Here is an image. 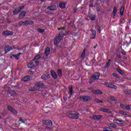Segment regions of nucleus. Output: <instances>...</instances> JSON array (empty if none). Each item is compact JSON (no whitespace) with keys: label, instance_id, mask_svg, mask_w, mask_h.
Wrapping results in <instances>:
<instances>
[{"label":"nucleus","instance_id":"nucleus-1","mask_svg":"<svg viewBox=\"0 0 131 131\" xmlns=\"http://www.w3.org/2000/svg\"><path fill=\"white\" fill-rule=\"evenodd\" d=\"M69 116H72L73 119H78L79 114L75 112H69Z\"/></svg>","mask_w":131,"mask_h":131},{"label":"nucleus","instance_id":"nucleus-2","mask_svg":"<svg viewBox=\"0 0 131 131\" xmlns=\"http://www.w3.org/2000/svg\"><path fill=\"white\" fill-rule=\"evenodd\" d=\"M33 62H30L28 64V68H35L37 66H38L39 61L38 60H33Z\"/></svg>","mask_w":131,"mask_h":131},{"label":"nucleus","instance_id":"nucleus-3","mask_svg":"<svg viewBox=\"0 0 131 131\" xmlns=\"http://www.w3.org/2000/svg\"><path fill=\"white\" fill-rule=\"evenodd\" d=\"M63 36V34H62V33H60L58 34V36L56 37L54 41V44L55 45V46H58V45L59 44V42H60V40H61V39H62Z\"/></svg>","mask_w":131,"mask_h":131},{"label":"nucleus","instance_id":"nucleus-4","mask_svg":"<svg viewBox=\"0 0 131 131\" xmlns=\"http://www.w3.org/2000/svg\"><path fill=\"white\" fill-rule=\"evenodd\" d=\"M39 88H40V83H37L34 86L29 88V91L30 92H34V91H37Z\"/></svg>","mask_w":131,"mask_h":131},{"label":"nucleus","instance_id":"nucleus-5","mask_svg":"<svg viewBox=\"0 0 131 131\" xmlns=\"http://www.w3.org/2000/svg\"><path fill=\"white\" fill-rule=\"evenodd\" d=\"M24 9V6H22L19 8H16L13 11V15H17V14H19L21 11V10H23Z\"/></svg>","mask_w":131,"mask_h":131},{"label":"nucleus","instance_id":"nucleus-6","mask_svg":"<svg viewBox=\"0 0 131 131\" xmlns=\"http://www.w3.org/2000/svg\"><path fill=\"white\" fill-rule=\"evenodd\" d=\"M100 75L99 73H95L92 76V78L94 79V80H98L99 78H100Z\"/></svg>","mask_w":131,"mask_h":131},{"label":"nucleus","instance_id":"nucleus-7","mask_svg":"<svg viewBox=\"0 0 131 131\" xmlns=\"http://www.w3.org/2000/svg\"><path fill=\"white\" fill-rule=\"evenodd\" d=\"M42 123L43 124L49 125L50 126H52V125H53V122H52V121L51 120H45L42 121Z\"/></svg>","mask_w":131,"mask_h":131},{"label":"nucleus","instance_id":"nucleus-8","mask_svg":"<svg viewBox=\"0 0 131 131\" xmlns=\"http://www.w3.org/2000/svg\"><path fill=\"white\" fill-rule=\"evenodd\" d=\"M120 107L125 110H130V106L127 104H120Z\"/></svg>","mask_w":131,"mask_h":131},{"label":"nucleus","instance_id":"nucleus-9","mask_svg":"<svg viewBox=\"0 0 131 131\" xmlns=\"http://www.w3.org/2000/svg\"><path fill=\"white\" fill-rule=\"evenodd\" d=\"M2 34L4 36L13 35V34H14V33L12 31H5L2 33Z\"/></svg>","mask_w":131,"mask_h":131},{"label":"nucleus","instance_id":"nucleus-10","mask_svg":"<svg viewBox=\"0 0 131 131\" xmlns=\"http://www.w3.org/2000/svg\"><path fill=\"white\" fill-rule=\"evenodd\" d=\"M7 108H8V110H9V111H10L11 112H12V113L14 114V115H17V111L16 110H14L13 108H12V106L8 105V106H7Z\"/></svg>","mask_w":131,"mask_h":131},{"label":"nucleus","instance_id":"nucleus-11","mask_svg":"<svg viewBox=\"0 0 131 131\" xmlns=\"http://www.w3.org/2000/svg\"><path fill=\"white\" fill-rule=\"evenodd\" d=\"M81 100L82 101H84L85 102H86L88 101H91V99H92L90 96H83L80 98Z\"/></svg>","mask_w":131,"mask_h":131},{"label":"nucleus","instance_id":"nucleus-12","mask_svg":"<svg viewBox=\"0 0 131 131\" xmlns=\"http://www.w3.org/2000/svg\"><path fill=\"white\" fill-rule=\"evenodd\" d=\"M50 76L49 75V74H45L41 76V78L43 80H47V79H49L50 78Z\"/></svg>","mask_w":131,"mask_h":131},{"label":"nucleus","instance_id":"nucleus-13","mask_svg":"<svg viewBox=\"0 0 131 131\" xmlns=\"http://www.w3.org/2000/svg\"><path fill=\"white\" fill-rule=\"evenodd\" d=\"M50 72H51V76H52V77L54 79H57V78H58V75H57V73H56V72H55V71L52 70V71H51Z\"/></svg>","mask_w":131,"mask_h":131},{"label":"nucleus","instance_id":"nucleus-14","mask_svg":"<svg viewBox=\"0 0 131 131\" xmlns=\"http://www.w3.org/2000/svg\"><path fill=\"white\" fill-rule=\"evenodd\" d=\"M92 35L91 38H92V39H95L96 38V35H97L96 31L94 30H91Z\"/></svg>","mask_w":131,"mask_h":131},{"label":"nucleus","instance_id":"nucleus-15","mask_svg":"<svg viewBox=\"0 0 131 131\" xmlns=\"http://www.w3.org/2000/svg\"><path fill=\"white\" fill-rule=\"evenodd\" d=\"M13 48L10 46H6L5 48V54H7V53H9L10 51H12Z\"/></svg>","mask_w":131,"mask_h":131},{"label":"nucleus","instance_id":"nucleus-16","mask_svg":"<svg viewBox=\"0 0 131 131\" xmlns=\"http://www.w3.org/2000/svg\"><path fill=\"white\" fill-rule=\"evenodd\" d=\"M110 111V110L106 109L105 108H101L100 109V111H101L102 112H105L106 113H112V112Z\"/></svg>","mask_w":131,"mask_h":131},{"label":"nucleus","instance_id":"nucleus-17","mask_svg":"<svg viewBox=\"0 0 131 131\" xmlns=\"http://www.w3.org/2000/svg\"><path fill=\"white\" fill-rule=\"evenodd\" d=\"M113 121L115 123H117L118 124H119V123H121V124H123L124 122L123 120H120L119 119H114Z\"/></svg>","mask_w":131,"mask_h":131},{"label":"nucleus","instance_id":"nucleus-18","mask_svg":"<svg viewBox=\"0 0 131 131\" xmlns=\"http://www.w3.org/2000/svg\"><path fill=\"white\" fill-rule=\"evenodd\" d=\"M45 55L46 56H49L50 55V53L51 52V48L50 47H47L45 50Z\"/></svg>","mask_w":131,"mask_h":131},{"label":"nucleus","instance_id":"nucleus-19","mask_svg":"<svg viewBox=\"0 0 131 131\" xmlns=\"http://www.w3.org/2000/svg\"><path fill=\"white\" fill-rule=\"evenodd\" d=\"M26 15V12H25V11L21 12L19 15V19H23V18L25 17Z\"/></svg>","mask_w":131,"mask_h":131},{"label":"nucleus","instance_id":"nucleus-20","mask_svg":"<svg viewBox=\"0 0 131 131\" xmlns=\"http://www.w3.org/2000/svg\"><path fill=\"white\" fill-rule=\"evenodd\" d=\"M30 79V77L29 76H26L24 77L22 79V81H24V82H26L27 81H29V80Z\"/></svg>","mask_w":131,"mask_h":131},{"label":"nucleus","instance_id":"nucleus-21","mask_svg":"<svg viewBox=\"0 0 131 131\" xmlns=\"http://www.w3.org/2000/svg\"><path fill=\"white\" fill-rule=\"evenodd\" d=\"M107 86L111 89H113V90H117V86L113 85V84H108Z\"/></svg>","mask_w":131,"mask_h":131},{"label":"nucleus","instance_id":"nucleus-22","mask_svg":"<svg viewBox=\"0 0 131 131\" xmlns=\"http://www.w3.org/2000/svg\"><path fill=\"white\" fill-rule=\"evenodd\" d=\"M20 55H22V53H19L17 54H13L12 56L16 59V60H19V57Z\"/></svg>","mask_w":131,"mask_h":131},{"label":"nucleus","instance_id":"nucleus-23","mask_svg":"<svg viewBox=\"0 0 131 131\" xmlns=\"http://www.w3.org/2000/svg\"><path fill=\"white\" fill-rule=\"evenodd\" d=\"M93 94H95V95H102L103 92L99 90H96L93 92Z\"/></svg>","mask_w":131,"mask_h":131},{"label":"nucleus","instance_id":"nucleus-24","mask_svg":"<svg viewBox=\"0 0 131 131\" xmlns=\"http://www.w3.org/2000/svg\"><path fill=\"white\" fill-rule=\"evenodd\" d=\"M34 23L32 20H26V26L27 25H32V24H34Z\"/></svg>","mask_w":131,"mask_h":131},{"label":"nucleus","instance_id":"nucleus-25","mask_svg":"<svg viewBox=\"0 0 131 131\" xmlns=\"http://www.w3.org/2000/svg\"><path fill=\"white\" fill-rule=\"evenodd\" d=\"M48 10H50V11H55L56 10V7L54 6H49L47 8Z\"/></svg>","mask_w":131,"mask_h":131},{"label":"nucleus","instance_id":"nucleus-26","mask_svg":"<svg viewBox=\"0 0 131 131\" xmlns=\"http://www.w3.org/2000/svg\"><path fill=\"white\" fill-rule=\"evenodd\" d=\"M101 116H98V115H94L93 116V119L97 120H100L101 119Z\"/></svg>","mask_w":131,"mask_h":131},{"label":"nucleus","instance_id":"nucleus-27","mask_svg":"<svg viewBox=\"0 0 131 131\" xmlns=\"http://www.w3.org/2000/svg\"><path fill=\"white\" fill-rule=\"evenodd\" d=\"M89 18H90L91 21H95L96 20V15H91L89 16Z\"/></svg>","mask_w":131,"mask_h":131},{"label":"nucleus","instance_id":"nucleus-28","mask_svg":"<svg viewBox=\"0 0 131 131\" xmlns=\"http://www.w3.org/2000/svg\"><path fill=\"white\" fill-rule=\"evenodd\" d=\"M124 12V7L122 6L120 10V13L121 16H123V13Z\"/></svg>","mask_w":131,"mask_h":131},{"label":"nucleus","instance_id":"nucleus-29","mask_svg":"<svg viewBox=\"0 0 131 131\" xmlns=\"http://www.w3.org/2000/svg\"><path fill=\"white\" fill-rule=\"evenodd\" d=\"M66 6V4H65V3L59 4V7L61 8V9H64Z\"/></svg>","mask_w":131,"mask_h":131},{"label":"nucleus","instance_id":"nucleus-30","mask_svg":"<svg viewBox=\"0 0 131 131\" xmlns=\"http://www.w3.org/2000/svg\"><path fill=\"white\" fill-rule=\"evenodd\" d=\"M111 62V60L109 59L108 61L105 64V68H108L110 66V64Z\"/></svg>","mask_w":131,"mask_h":131},{"label":"nucleus","instance_id":"nucleus-31","mask_svg":"<svg viewBox=\"0 0 131 131\" xmlns=\"http://www.w3.org/2000/svg\"><path fill=\"white\" fill-rule=\"evenodd\" d=\"M70 95L73 94V91L72 90V86L70 85L69 87Z\"/></svg>","mask_w":131,"mask_h":131},{"label":"nucleus","instance_id":"nucleus-32","mask_svg":"<svg viewBox=\"0 0 131 131\" xmlns=\"http://www.w3.org/2000/svg\"><path fill=\"white\" fill-rule=\"evenodd\" d=\"M117 12V9L116 8V7H114V10L113 11V14L114 15V16H115V14H116V12Z\"/></svg>","mask_w":131,"mask_h":131},{"label":"nucleus","instance_id":"nucleus-33","mask_svg":"<svg viewBox=\"0 0 131 131\" xmlns=\"http://www.w3.org/2000/svg\"><path fill=\"white\" fill-rule=\"evenodd\" d=\"M39 59H40V55H37L34 57V60L37 61Z\"/></svg>","mask_w":131,"mask_h":131},{"label":"nucleus","instance_id":"nucleus-34","mask_svg":"<svg viewBox=\"0 0 131 131\" xmlns=\"http://www.w3.org/2000/svg\"><path fill=\"white\" fill-rule=\"evenodd\" d=\"M57 74L58 76H62V71L60 69L57 70Z\"/></svg>","mask_w":131,"mask_h":131},{"label":"nucleus","instance_id":"nucleus-35","mask_svg":"<svg viewBox=\"0 0 131 131\" xmlns=\"http://www.w3.org/2000/svg\"><path fill=\"white\" fill-rule=\"evenodd\" d=\"M18 25H19L20 26H22L23 25L26 26V21H20L18 23Z\"/></svg>","mask_w":131,"mask_h":131},{"label":"nucleus","instance_id":"nucleus-36","mask_svg":"<svg viewBox=\"0 0 131 131\" xmlns=\"http://www.w3.org/2000/svg\"><path fill=\"white\" fill-rule=\"evenodd\" d=\"M85 56V50H84L81 54V58H84Z\"/></svg>","mask_w":131,"mask_h":131},{"label":"nucleus","instance_id":"nucleus-37","mask_svg":"<svg viewBox=\"0 0 131 131\" xmlns=\"http://www.w3.org/2000/svg\"><path fill=\"white\" fill-rule=\"evenodd\" d=\"M125 94H126V95H131V90H126L124 92Z\"/></svg>","mask_w":131,"mask_h":131},{"label":"nucleus","instance_id":"nucleus-38","mask_svg":"<svg viewBox=\"0 0 131 131\" xmlns=\"http://www.w3.org/2000/svg\"><path fill=\"white\" fill-rule=\"evenodd\" d=\"M94 102H96V103H103V101L100 100L98 99H95L94 100Z\"/></svg>","mask_w":131,"mask_h":131},{"label":"nucleus","instance_id":"nucleus-39","mask_svg":"<svg viewBox=\"0 0 131 131\" xmlns=\"http://www.w3.org/2000/svg\"><path fill=\"white\" fill-rule=\"evenodd\" d=\"M37 31L38 32H39V33H42V32H45V29H37Z\"/></svg>","mask_w":131,"mask_h":131},{"label":"nucleus","instance_id":"nucleus-40","mask_svg":"<svg viewBox=\"0 0 131 131\" xmlns=\"http://www.w3.org/2000/svg\"><path fill=\"white\" fill-rule=\"evenodd\" d=\"M110 127H113V128H116V127H117V126L115 124H111Z\"/></svg>","mask_w":131,"mask_h":131},{"label":"nucleus","instance_id":"nucleus-41","mask_svg":"<svg viewBox=\"0 0 131 131\" xmlns=\"http://www.w3.org/2000/svg\"><path fill=\"white\" fill-rule=\"evenodd\" d=\"M104 131H113L112 129L111 128H104L103 129Z\"/></svg>","mask_w":131,"mask_h":131},{"label":"nucleus","instance_id":"nucleus-42","mask_svg":"<svg viewBox=\"0 0 131 131\" xmlns=\"http://www.w3.org/2000/svg\"><path fill=\"white\" fill-rule=\"evenodd\" d=\"M117 70L119 72V73H120V74H121L122 75V74H123V72L121 71V70H120V69H117Z\"/></svg>","mask_w":131,"mask_h":131},{"label":"nucleus","instance_id":"nucleus-43","mask_svg":"<svg viewBox=\"0 0 131 131\" xmlns=\"http://www.w3.org/2000/svg\"><path fill=\"white\" fill-rule=\"evenodd\" d=\"M113 76H114L115 77H116L117 78H118V75H117V74L115 73H113Z\"/></svg>","mask_w":131,"mask_h":131},{"label":"nucleus","instance_id":"nucleus-44","mask_svg":"<svg viewBox=\"0 0 131 131\" xmlns=\"http://www.w3.org/2000/svg\"><path fill=\"white\" fill-rule=\"evenodd\" d=\"M110 99L112 100V101H116V100L115 99V98H114V97H112V96H111V97H110Z\"/></svg>","mask_w":131,"mask_h":131},{"label":"nucleus","instance_id":"nucleus-45","mask_svg":"<svg viewBox=\"0 0 131 131\" xmlns=\"http://www.w3.org/2000/svg\"><path fill=\"white\" fill-rule=\"evenodd\" d=\"M119 113L120 114H121L122 115H124L125 113H124V112H123V111H119Z\"/></svg>","mask_w":131,"mask_h":131},{"label":"nucleus","instance_id":"nucleus-46","mask_svg":"<svg viewBox=\"0 0 131 131\" xmlns=\"http://www.w3.org/2000/svg\"><path fill=\"white\" fill-rule=\"evenodd\" d=\"M19 121H21L22 123H24V122H25L24 121L22 120L21 118H19Z\"/></svg>","mask_w":131,"mask_h":131},{"label":"nucleus","instance_id":"nucleus-47","mask_svg":"<svg viewBox=\"0 0 131 131\" xmlns=\"http://www.w3.org/2000/svg\"><path fill=\"white\" fill-rule=\"evenodd\" d=\"M98 31H99V33H101V28L99 27Z\"/></svg>","mask_w":131,"mask_h":131},{"label":"nucleus","instance_id":"nucleus-48","mask_svg":"<svg viewBox=\"0 0 131 131\" xmlns=\"http://www.w3.org/2000/svg\"><path fill=\"white\" fill-rule=\"evenodd\" d=\"M29 73H30V74H31V73H32V74H33L34 73V72H33L32 71H30Z\"/></svg>","mask_w":131,"mask_h":131},{"label":"nucleus","instance_id":"nucleus-49","mask_svg":"<svg viewBox=\"0 0 131 131\" xmlns=\"http://www.w3.org/2000/svg\"><path fill=\"white\" fill-rule=\"evenodd\" d=\"M90 83H93V81H92V79L90 80Z\"/></svg>","mask_w":131,"mask_h":131},{"label":"nucleus","instance_id":"nucleus-50","mask_svg":"<svg viewBox=\"0 0 131 131\" xmlns=\"http://www.w3.org/2000/svg\"><path fill=\"white\" fill-rule=\"evenodd\" d=\"M97 11L98 12H99V11H100V10L99 9V8H97Z\"/></svg>","mask_w":131,"mask_h":131},{"label":"nucleus","instance_id":"nucleus-51","mask_svg":"<svg viewBox=\"0 0 131 131\" xmlns=\"http://www.w3.org/2000/svg\"><path fill=\"white\" fill-rule=\"evenodd\" d=\"M123 55H125L126 54V53H125V52L123 53Z\"/></svg>","mask_w":131,"mask_h":131},{"label":"nucleus","instance_id":"nucleus-52","mask_svg":"<svg viewBox=\"0 0 131 131\" xmlns=\"http://www.w3.org/2000/svg\"><path fill=\"white\" fill-rule=\"evenodd\" d=\"M76 11H77V9L74 10V12H76Z\"/></svg>","mask_w":131,"mask_h":131},{"label":"nucleus","instance_id":"nucleus-53","mask_svg":"<svg viewBox=\"0 0 131 131\" xmlns=\"http://www.w3.org/2000/svg\"><path fill=\"white\" fill-rule=\"evenodd\" d=\"M96 48H97V46L94 47V49H96Z\"/></svg>","mask_w":131,"mask_h":131},{"label":"nucleus","instance_id":"nucleus-54","mask_svg":"<svg viewBox=\"0 0 131 131\" xmlns=\"http://www.w3.org/2000/svg\"><path fill=\"white\" fill-rule=\"evenodd\" d=\"M58 30H61V28H59V29H58Z\"/></svg>","mask_w":131,"mask_h":131},{"label":"nucleus","instance_id":"nucleus-55","mask_svg":"<svg viewBox=\"0 0 131 131\" xmlns=\"http://www.w3.org/2000/svg\"><path fill=\"white\" fill-rule=\"evenodd\" d=\"M41 1V2H43V1H45V0H40Z\"/></svg>","mask_w":131,"mask_h":131},{"label":"nucleus","instance_id":"nucleus-56","mask_svg":"<svg viewBox=\"0 0 131 131\" xmlns=\"http://www.w3.org/2000/svg\"><path fill=\"white\" fill-rule=\"evenodd\" d=\"M12 58H13V57L11 56V57H10V58L12 59Z\"/></svg>","mask_w":131,"mask_h":131},{"label":"nucleus","instance_id":"nucleus-57","mask_svg":"<svg viewBox=\"0 0 131 131\" xmlns=\"http://www.w3.org/2000/svg\"><path fill=\"white\" fill-rule=\"evenodd\" d=\"M90 7H92V5H91Z\"/></svg>","mask_w":131,"mask_h":131},{"label":"nucleus","instance_id":"nucleus-58","mask_svg":"<svg viewBox=\"0 0 131 131\" xmlns=\"http://www.w3.org/2000/svg\"><path fill=\"white\" fill-rule=\"evenodd\" d=\"M0 118H1V116H0Z\"/></svg>","mask_w":131,"mask_h":131}]
</instances>
